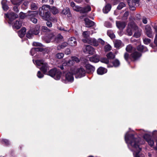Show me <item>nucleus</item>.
Here are the masks:
<instances>
[{
	"mask_svg": "<svg viewBox=\"0 0 157 157\" xmlns=\"http://www.w3.org/2000/svg\"><path fill=\"white\" fill-rule=\"evenodd\" d=\"M124 139L129 148L133 152L135 157H144V155L140 153L141 147L140 145L139 138H135L133 134H129L127 132L125 135Z\"/></svg>",
	"mask_w": 157,
	"mask_h": 157,
	"instance_id": "1",
	"label": "nucleus"
},
{
	"mask_svg": "<svg viewBox=\"0 0 157 157\" xmlns=\"http://www.w3.org/2000/svg\"><path fill=\"white\" fill-rule=\"evenodd\" d=\"M126 50L128 52H132L130 56L126 52L124 53V57L125 59L127 61H128L129 59L132 60H136L141 56V53L137 52L130 45H129L127 46Z\"/></svg>",
	"mask_w": 157,
	"mask_h": 157,
	"instance_id": "2",
	"label": "nucleus"
},
{
	"mask_svg": "<svg viewBox=\"0 0 157 157\" xmlns=\"http://www.w3.org/2000/svg\"><path fill=\"white\" fill-rule=\"evenodd\" d=\"M50 9V7L48 5H44L40 9L39 14L42 17L43 19L45 20H51L50 13L48 12V10Z\"/></svg>",
	"mask_w": 157,
	"mask_h": 157,
	"instance_id": "3",
	"label": "nucleus"
},
{
	"mask_svg": "<svg viewBox=\"0 0 157 157\" xmlns=\"http://www.w3.org/2000/svg\"><path fill=\"white\" fill-rule=\"evenodd\" d=\"M36 65L44 73H45L49 69L47 63L43 60H37L35 61Z\"/></svg>",
	"mask_w": 157,
	"mask_h": 157,
	"instance_id": "4",
	"label": "nucleus"
},
{
	"mask_svg": "<svg viewBox=\"0 0 157 157\" xmlns=\"http://www.w3.org/2000/svg\"><path fill=\"white\" fill-rule=\"evenodd\" d=\"M134 20L135 18L133 17H132L129 18L130 22L128 23L126 30V34L129 36H131L132 35V30H134V26H135L136 25L134 21Z\"/></svg>",
	"mask_w": 157,
	"mask_h": 157,
	"instance_id": "5",
	"label": "nucleus"
},
{
	"mask_svg": "<svg viewBox=\"0 0 157 157\" xmlns=\"http://www.w3.org/2000/svg\"><path fill=\"white\" fill-rule=\"evenodd\" d=\"M74 73L76 78H81L85 75L86 71L82 67L74 69H73Z\"/></svg>",
	"mask_w": 157,
	"mask_h": 157,
	"instance_id": "6",
	"label": "nucleus"
},
{
	"mask_svg": "<svg viewBox=\"0 0 157 157\" xmlns=\"http://www.w3.org/2000/svg\"><path fill=\"white\" fill-rule=\"evenodd\" d=\"M28 13H29L28 14V18L33 23H36L37 22V20L34 17L38 14V12L36 11H29Z\"/></svg>",
	"mask_w": 157,
	"mask_h": 157,
	"instance_id": "7",
	"label": "nucleus"
},
{
	"mask_svg": "<svg viewBox=\"0 0 157 157\" xmlns=\"http://www.w3.org/2000/svg\"><path fill=\"white\" fill-rule=\"evenodd\" d=\"M144 138L151 147H152L154 146L155 142L153 137L149 134H145L144 136Z\"/></svg>",
	"mask_w": 157,
	"mask_h": 157,
	"instance_id": "8",
	"label": "nucleus"
},
{
	"mask_svg": "<svg viewBox=\"0 0 157 157\" xmlns=\"http://www.w3.org/2000/svg\"><path fill=\"white\" fill-rule=\"evenodd\" d=\"M48 75L53 78L56 80L59 79V71L56 68L50 70L48 73Z\"/></svg>",
	"mask_w": 157,
	"mask_h": 157,
	"instance_id": "9",
	"label": "nucleus"
},
{
	"mask_svg": "<svg viewBox=\"0 0 157 157\" xmlns=\"http://www.w3.org/2000/svg\"><path fill=\"white\" fill-rule=\"evenodd\" d=\"M6 17L9 19L8 23L11 24L12 21L18 17V15L13 12H11L5 14Z\"/></svg>",
	"mask_w": 157,
	"mask_h": 157,
	"instance_id": "10",
	"label": "nucleus"
},
{
	"mask_svg": "<svg viewBox=\"0 0 157 157\" xmlns=\"http://www.w3.org/2000/svg\"><path fill=\"white\" fill-rule=\"evenodd\" d=\"M83 52L90 54L93 55L95 52L94 49L89 45L86 46L85 48L83 50Z\"/></svg>",
	"mask_w": 157,
	"mask_h": 157,
	"instance_id": "11",
	"label": "nucleus"
},
{
	"mask_svg": "<svg viewBox=\"0 0 157 157\" xmlns=\"http://www.w3.org/2000/svg\"><path fill=\"white\" fill-rule=\"evenodd\" d=\"M139 0H132L130 3H129V6L131 10H136V7L139 6Z\"/></svg>",
	"mask_w": 157,
	"mask_h": 157,
	"instance_id": "12",
	"label": "nucleus"
},
{
	"mask_svg": "<svg viewBox=\"0 0 157 157\" xmlns=\"http://www.w3.org/2000/svg\"><path fill=\"white\" fill-rule=\"evenodd\" d=\"M36 29V31H35V30L33 32V29H30L27 33L26 36L29 38H31L33 34L37 35L40 32V28L39 26H37Z\"/></svg>",
	"mask_w": 157,
	"mask_h": 157,
	"instance_id": "13",
	"label": "nucleus"
},
{
	"mask_svg": "<svg viewBox=\"0 0 157 157\" xmlns=\"http://www.w3.org/2000/svg\"><path fill=\"white\" fill-rule=\"evenodd\" d=\"M145 31L148 37L152 38L153 37L152 29L149 25H147L145 26Z\"/></svg>",
	"mask_w": 157,
	"mask_h": 157,
	"instance_id": "14",
	"label": "nucleus"
},
{
	"mask_svg": "<svg viewBox=\"0 0 157 157\" xmlns=\"http://www.w3.org/2000/svg\"><path fill=\"white\" fill-rule=\"evenodd\" d=\"M82 41L85 43L88 42L90 44L95 46H97L98 45V41L94 39L90 38L88 39L87 40H83Z\"/></svg>",
	"mask_w": 157,
	"mask_h": 157,
	"instance_id": "15",
	"label": "nucleus"
},
{
	"mask_svg": "<svg viewBox=\"0 0 157 157\" xmlns=\"http://www.w3.org/2000/svg\"><path fill=\"white\" fill-rule=\"evenodd\" d=\"M70 71L66 74V79L69 81L72 82L74 80V70L71 69Z\"/></svg>",
	"mask_w": 157,
	"mask_h": 157,
	"instance_id": "16",
	"label": "nucleus"
},
{
	"mask_svg": "<svg viewBox=\"0 0 157 157\" xmlns=\"http://www.w3.org/2000/svg\"><path fill=\"white\" fill-rule=\"evenodd\" d=\"M134 30L135 31V32L133 36L136 38H139L141 36L142 30L139 28L136 24V26H134Z\"/></svg>",
	"mask_w": 157,
	"mask_h": 157,
	"instance_id": "17",
	"label": "nucleus"
},
{
	"mask_svg": "<svg viewBox=\"0 0 157 157\" xmlns=\"http://www.w3.org/2000/svg\"><path fill=\"white\" fill-rule=\"evenodd\" d=\"M68 44L70 46L75 47L77 44L76 39L74 37H71L68 40Z\"/></svg>",
	"mask_w": 157,
	"mask_h": 157,
	"instance_id": "18",
	"label": "nucleus"
},
{
	"mask_svg": "<svg viewBox=\"0 0 157 157\" xmlns=\"http://www.w3.org/2000/svg\"><path fill=\"white\" fill-rule=\"evenodd\" d=\"M116 24L117 27L120 30H123L126 25L125 22L120 21H116Z\"/></svg>",
	"mask_w": 157,
	"mask_h": 157,
	"instance_id": "19",
	"label": "nucleus"
},
{
	"mask_svg": "<svg viewBox=\"0 0 157 157\" xmlns=\"http://www.w3.org/2000/svg\"><path fill=\"white\" fill-rule=\"evenodd\" d=\"M49 37L50 41L52 42H56L57 43L59 42V36L58 35H56L54 34H51Z\"/></svg>",
	"mask_w": 157,
	"mask_h": 157,
	"instance_id": "20",
	"label": "nucleus"
},
{
	"mask_svg": "<svg viewBox=\"0 0 157 157\" xmlns=\"http://www.w3.org/2000/svg\"><path fill=\"white\" fill-rule=\"evenodd\" d=\"M84 21L86 27H90L94 26L95 24L94 22L88 18H85Z\"/></svg>",
	"mask_w": 157,
	"mask_h": 157,
	"instance_id": "21",
	"label": "nucleus"
},
{
	"mask_svg": "<svg viewBox=\"0 0 157 157\" xmlns=\"http://www.w3.org/2000/svg\"><path fill=\"white\" fill-rule=\"evenodd\" d=\"M87 72L89 73H93L95 70V68L90 64H87L86 65Z\"/></svg>",
	"mask_w": 157,
	"mask_h": 157,
	"instance_id": "22",
	"label": "nucleus"
},
{
	"mask_svg": "<svg viewBox=\"0 0 157 157\" xmlns=\"http://www.w3.org/2000/svg\"><path fill=\"white\" fill-rule=\"evenodd\" d=\"M89 59L91 62L97 63L99 61V56L96 54L92 57H90Z\"/></svg>",
	"mask_w": 157,
	"mask_h": 157,
	"instance_id": "23",
	"label": "nucleus"
},
{
	"mask_svg": "<svg viewBox=\"0 0 157 157\" xmlns=\"http://www.w3.org/2000/svg\"><path fill=\"white\" fill-rule=\"evenodd\" d=\"M106 69L102 67H100L97 71V73L100 75H103L107 72Z\"/></svg>",
	"mask_w": 157,
	"mask_h": 157,
	"instance_id": "24",
	"label": "nucleus"
},
{
	"mask_svg": "<svg viewBox=\"0 0 157 157\" xmlns=\"http://www.w3.org/2000/svg\"><path fill=\"white\" fill-rule=\"evenodd\" d=\"M114 45L115 47L116 48H120L124 45L121 40H117L114 41Z\"/></svg>",
	"mask_w": 157,
	"mask_h": 157,
	"instance_id": "25",
	"label": "nucleus"
},
{
	"mask_svg": "<svg viewBox=\"0 0 157 157\" xmlns=\"http://www.w3.org/2000/svg\"><path fill=\"white\" fill-rule=\"evenodd\" d=\"M62 13L65 15H67V17H71V16L69 9L67 8L64 9L62 11Z\"/></svg>",
	"mask_w": 157,
	"mask_h": 157,
	"instance_id": "26",
	"label": "nucleus"
},
{
	"mask_svg": "<svg viewBox=\"0 0 157 157\" xmlns=\"http://www.w3.org/2000/svg\"><path fill=\"white\" fill-rule=\"evenodd\" d=\"M26 29L24 27L22 28L18 32V34L20 37L22 38L26 33Z\"/></svg>",
	"mask_w": 157,
	"mask_h": 157,
	"instance_id": "27",
	"label": "nucleus"
},
{
	"mask_svg": "<svg viewBox=\"0 0 157 157\" xmlns=\"http://www.w3.org/2000/svg\"><path fill=\"white\" fill-rule=\"evenodd\" d=\"M21 26L22 24L21 21H16L14 23L13 26V28L18 29H19Z\"/></svg>",
	"mask_w": 157,
	"mask_h": 157,
	"instance_id": "28",
	"label": "nucleus"
},
{
	"mask_svg": "<svg viewBox=\"0 0 157 157\" xmlns=\"http://www.w3.org/2000/svg\"><path fill=\"white\" fill-rule=\"evenodd\" d=\"M137 49L138 51L141 52H145L148 51L147 47L142 45L138 46L137 47Z\"/></svg>",
	"mask_w": 157,
	"mask_h": 157,
	"instance_id": "29",
	"label": "nucleus"
},
{
	"mask_svg": "<svg viewBox=\"0 0 157 157\" xmlns=\"http://www.w3.org/2000/svg\"><path fill=\"white\" fill-rule=\"evenodd\" d=\"M91 10V8L89 6H87L84 8L81 7V13H85Z\"/></svg>",
	"mask_w": 157,
	"mask_h": 157,
	"instance_id": "30",
	"label": "nucleus"
},
{
	"mask_svg": "<svg viewBox=\"0 0 157 157\" xmlns=\"http://www.w3.org/2000/svg\"><path fill=\"white\" fill-rule=\"evenodd\" d=\"M111 8V6L110 4H107L103 9V12L105 13H107L110 10Z\"/></svg>",
	"mask_w": 157,
	"mask_h": 157,
	"instance_id": "31",
	"label": "nucleus"
},
{
	"mask_svg": "<svg viewBox=\"0 0 157 157\" xmlns=\"http://www.w3.org/2000/svg\"><path fill=\"white\" fill-rule=\"evenodd\" d=\"M153 28L155 30L156 33V35L155 37V39L154 41V44L157 46V26L152 25Z\"/></svg>",
	"mask_w": 157,
	"mask_h": 157,
	"instance_id": "32",
	"label": "nucleus"
},
{
	"mask_svg": "<svg viewBox=\"0 0 157 157\" xmlns=\"http://www.w3.org/2000/svg\"><path fill=\"white\" fill-rule=\"evenodd\" d=\"M23 1V0H11L13 4L18 6H19Z\"/></svg>",
	"mask_w": 157,
	"mask_h": 157,
	"instance_id": "33",
	"label": "nucleus"
},
{
	"mask_svg": "<svg viewBox=\"0 0 157 157\" xmlns=\"http://www.w3.org/2000/svg\"><path fill=\"white\" fill-rule=\"evenodd\" d=\"M74 61L72 59L69 60L67 62H66L65 63H63V65H67L68 66H71L73 65L74 64Z\"/></svg>",
	"mask_w": 157,
	"mask_h": 157,
	"instance_id": "34",
	"label": "nucleus"
},
{
	"mask_svg": "<svg viewBox=\"0 0 157 157\" xmlns=\"http://www.w3.org/2000/svg\"><path fill=\"white\" fill-rule=\"evenodd\" d=\"M90 34V31H84L83 32V36L84 38L86 39H85L86 40H87V39H89L88 38Z\"/></svg>",
	"mask_w": 157,
	"mask_h": 157,
	"instance_id": "35",
	"label": "nucleus"
},
{
	"mask_svg": "<svg viewBox=\"0 0 157 157\" xmlns=\"http://www.w3.org/2000/svg\"><path fill=\"white\" fill-rule=\"evenodd\" d=\"M41 49L39 48H33L30 51L31 55L33 56L34 55V52L40 51Z\"/></svg>",
	"mask_w": 157,
	"mask_h": 157,
	"instance_id": "36",
	"label": "nucleus"
},
{
	"mask_svg": "<svg viewBox=\"0 0 157 157\" xmlns=\"http://www.w3.org/2000/svg\"><path fill=\"white\" fill-rule=\"evenodd\" d=\"M106 56L107 58L109 59H112L114 58L115 57V56L114 54H113L111 52H110L108 53L107 55Z\"/></svg>",
	"mask_w": 157,
	"mask_h": 157,
	"instance_id": "37",
	"label": "nucleus"
},
{
	"mask_svg": "<svg viewBox=\"0 0 157 157\" xmlns=\"http://www.w3.org/2000/svg\"><path fill=\"white\" fill-rule=\"evenodd\" d=\"M108 35L111 38L113 39L115 37V36L113 32L111 30H108L107 32Z\"/></svg>",
	"mask_w": 157,
	"mask_h": 157,
	"instance_id": "38",
	"label": "nucleus"
},
{
	"mask_svg": "<svg viewBox=\"0 0 157 157\" xmlns=\"http://www.w3.org/2000/svg\"><path fill=\"white\" fill-rule=\"evenodd\" d=\"M31 7L32 10H36L38 8L37 4L34 2L31 3Z\"/></svg>",
	"mask_w": 157,
	"mask_h": 157,
	"instance_id": "39",
	"label": "nucleus"
},
{
	"mask_svg": "<svg viewBox=\"0 0 157 157\" xmlns=\"http://www.w3.org/2000/svg\"><path fill=\"white\" fill-rule=\"evenodd\" d=\"M113 66L114 67H117L120 65L119 61L117 59H115L112 62Z\"/></svg>",
	"mask_w": 157,
	"mask_h": 157,
	"instance_id": "40",
	"label": "nucleus"
},
{
	"mask_svg": "<svg viewBox=\"0 0 157 157\" xmlns=\"http://www.w3.org/2000/svg\"><path fill=\"white\" fill-rule=\"evenodd\" d=\"M19 17L21 19H23L26 17H28V14H26L22 12H21L19 13Z\"/></svg>",
	"mask_w": 157,
	"mask_h": 157,
	"instance_id": "41",
	"label": "nucleus"
},
{
	"mask_svg": "<svg viewBox=\"0 0 157 157\" xmlns=\"http://www.w3.org/2000/svg\"><path fill=\"white\" fill-rule=\"evenodd\" d=\"M125 4L123 2H121L119 4L117 7V9L118 10H121L123 7L125 6Z\"/></svg>",
	"mask_w": 157,
	"mask_h": 157,
	"instance_id": "42",
	"label": "nucleus"
},
{
	"mask_svg": "<svg viewBox=\"0 0 157 157\" xmlns=\"http://www.w3.org/2000/svg\"><path fill=\"white\" fill-rule=\"evenodd\" d=\"M143 40L144 43L145 44H148L151 42V40L148 38H144Z\"/></svg>",
	"mask_w": 157,
	"mask_h": 157,
	"instance_id": "43",
	"label": "nucleus"
},
{
	"mask_svg": "<svg viewBox=\"0 0 157 157\" xmlns=\"http://www.w3.org/2000/svg\"><path fill=\"white\" fill-rule=\"evenodd\" d=\"M71 59L74 61V63L75 62L78 63L80 61V59L78 58L76 56H72L71 57Z\"/></svg>",
	"mask_w": 157,
	"mask_h": 157,
	"instance_id": "44",
	"label": "nucleus"
},
{
	"mask_svg": "<svg viewBox=\"0 0 157 157\" xmlns=\"http://www.w3.org/2000/svg\"><path fill=\"white\" fill-rule=\"evenodd\" d=\"M139 134L140 135H143V137L145 134H148L146 133L147 132V131H145L143 129H140L139 130Z\"/></svg>",
	"mask_w": 157,
	"mask_h": 157,
	"instance_id": "45",
	"label": "nucleus"
},
{
	"mask_svg": "<svg viewBox=\"0 0 157 157\" xmlns=\"http://www.w3.org/2000/svg\"><path fill=\"white\" fill-rule=\"evenodd\" d=\"M68 44V43H67L66 42H64L62 43L61 44L59 45V48H63L66 47Z\"/></svg>",
	"mask_w": 157,
	"mask_h": 157,
	"instance_id": "46",
	"label": "nucleus"
},
{
	"mask_svg": "<svg viewBox=\"0 0 157 157\" xmlns=\"http://www.w3.org/2000/svg\"><path fill=\"white\" fill-rule=\"evenodd\" d=\"M73 9L74 10L76 11H80L81 13V7L78 6H74L73 8Z\"/></svg>",
	"mask_w": 157,
	"mask_h": 157,
	"instance_id": "47",
	"label": "nucleus"
},
{
	"mask_svg": "<svg viewBox=\"0 0 157 157\" xmlns=\"http://www.w3.org/2000/svg\"><path fill=\"white\" fill-rule=\"evenodd\" d=\"M41 30L43 32H48L50 31V30L45 26H42L41 28Z\"/></svg>",
	"mask_w": 157,
	"mask_h": 157,
	"instance_id": "48",
	"label": "nucleus"
},
{
	"mask_svg": "<svg viewBox=\"0 0 157 157\" xmlns=\"http://www.w3.org/2000/svg\"><path fill=\"white\" fill-rule=\"evenodd\" d=\"M51 11L53 14H56L58 13V10L56 7H53L51 9Z\"/></svg>",
	"mask_w": 157,
	"mask_h": 157,
	"instance_id": "49",
	"label": "nucleus"
},
{
	"mask_svg": "<svg viewBox=\"0 0 157 157\" xmlns=\"http://www.w3.org/2000/svg\"><path fill=\"white\" fill-rule=\"evenodd\" d=\"M101 62L106 63L108 64L109 63V61L108 59L105 58H103L101 59Z\"/></svg>",
	"mask_w": 157,
	"mask_h": 157,
	"instance_id": "50",
	"label": "nucleus"
},
{
	"mask_svg": "<svg viewBox=\"0 0 157 157\" xmlns=\"http://www.w3.org/2000/svg\"><path fill=\"white\" fill-rule=\"evenodd\" d=\"M105 25L107 28H111L112 27V24L108 21H106L105 22Z\"/></svg>",
	"mask_w": 157,
	"mask_h": 157,
	"instance_id": "51",
	"label": "nucleus"
},
{
	"mask_svg": "<svg viewBox=\"0 0 157 157\" xmlns=\"http://www.w3.org/2000/svg\"><path fill=\"white\" fill-rule=\"evenodd\" d=\"M29 2L28 1H25L22 5V7L23 8L24 6H25V9H26L28 7L29 4Z\"/></svg>",
	"mask_w": 157,
	"mask_h": 157,
	"instance_id": "52",
	"label": "nucleus"
},
{
	"mask_svg": "<svg viewBox=\"0 0 157 157\" xmlns=\"http://www.w3.org/2000/svg\"><path fill=\"white\" fill-rule=\"evenodd\" d=\"M105 51H109L111 49V47L109 44H108L105 46Z\"/></svg>",
	"mask_w": 157,
	"mask_h": 157,
	"instance_id": "53",
	"label": "nucleus"
},
{
	"mask_svg": "<svg viewBox=\"0 0 157 157\" xmlns=\"http://www.w3.org/2000/svg\"><path fill=\"white\" fill-rule=\"evenodd\" d=\"M37 77L39 78H41L43 77L44 75L40 71H39L37 73Z\"/></svg>",
	"mask_w": 157,
	"mask_h": 157,
	"instance_id": "54",
	"label": "nucleus"
},
{
	"mask_svg": "<svg viewBox=\"0 0 157 157\" xmlns=\"http://www.w3.org/2000/svg\"><path fill=\"white\" fill-rule=\"evenodd\" d=\"M33 45L34 46H42V44L41 43L36 42H34L33 43Z\"/></svg>",
	"mask_w": 157,
	"mask_h": 157,
	"instance_id": "55",
	"label": "nucleus"
},
{
	"mask_svg": "<svg viewBox=\"0 0 157 157\" xmlns=\"http://www.w3.org/2000/svg\"><path fill=\"white\" fill-rule=\"evenodd\" d=\"M71 52L70 49L67 48L65 51V53L67 55H69L71 54Z\"/></svg>",
	"mask_w": 157,
	"mask_h": 157,
	"instance_id": "56",
	"label": "nucleus"
},
{
	"mask_svg": "<svg viewBox=\"0 0 157 157\" xmlns=\"http://www.w3.org/2000/svg\"><path fill=\"white\" fill-rule=\"evenodd\" d=\"M2 141L5 144L7 145L9 144L10 143L9 141L7 139H3Z\"/></svg>",
	"mask_w": 157,
	"mask_h": 157,
	"instance_id": "57",
	"label": "nucleus"
},
{
	"mask_svg": "<svg viewBox=\"0 0 157 157\" xmlns=\"http://www.w3.org/2000/svg\"><path fill=\"white\" fill-rule=\"evenodd\" d=\"M13 10L16 13H18L19 12V10L17 6H14L13 7Z\"/></svg>",
	"mask_w": 157,
	"mask_h": 157,
	"instance_id": "58",
	"label": "nucleus"
},
{
	"mask_svg": "<svg viewBox=\"0 0 157 157\" xmlns=\"http://www.w3.org/2000/svg\"><path fill=\"white\" fill-rule=\"evenodd\" d=\"M98 42L101 44L102 45H104L105 43V41L100 38L98 39Z\"/></svg>",
	"mask_w": 157,
	"mask_h": 157,
	"instance_id": "59",
	"label": "nucleus"
},
{
	"mask_svg": "<svg viewBox=\"0 0 157 157\" xmlns=\"http://www.w3.org/2000/svg\"><path fill=\"white\" fill-rule=\"evenodd\" d=\"M142 21L143 23H144V24H147V18L145 17H143L142 18Z\"/></svg>",
	"mask_w": 157,
	"mask_h": 157,
	"instance_id": "60",
	"label": "nucleus"
},
{
	"mask_svg": "<svg viewBox=\"0 0 157 157\" xmlns=\"http://www.w3.org/2000/svg\"><path fill=\"white\" fill-rule=\"evenodd\" d=\"M2 7L4 10H7L8 9V6L7 5H2Z\"/></svg>",
	"mask_w": 157,
	"mask_h": 157,
	"instance_id": "61",
	"label": "nucleus"
},
{
	"mask_svg": "<svg viewBox=\"0 0 157 157\" xmlns=\"http://www.w3.org/2000/svg\"><path fill=\"white\" fill-rule=\"evenodd\" d=\"M46 24L47 26L49 27H51L52 26V23L49 21L47 22Z\"/></svg>",
	"mask_w": 157,
	"mask_h": 157,
	"instance_id": "62",
	"label": "nucleus"
},
{
	"mask_svg": "<svg viewBox=\"0 0 157 157\" xmlns=\"http://www.w3.org/2000/svg\"><path fill=\"white\" fill-rule=\"evenodd\" d=\"M7 1L6 0H2V5H4L7 4Z\"/></svg>",
	"mask_w": 157,
	"mask_h": 157,
	"instance_id": "63",
	"label": "nucleus"
},
{
	"mask_svg": "<svg viewBox=\"0 0 157 157\" xmlns=\"http://www.w3.org/2000/svg\"><path fill=\"white\" fill-rule=\"evenodd\" d=\"M129 15V13L128 12H125L124 14V16L127 17Z\"/></svg>",
	"mask_w": 157,
	"mask_h": 157,
	"instance_id": "64",
	"label": "nucleus"
}]
</instances>
